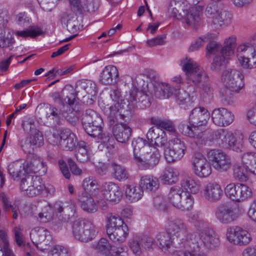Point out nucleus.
<instances>
[{"instance_id":"1","label":"nucleus","mask_w":256,"mask_h":256,"mask_svg":"<svg viewBox=\"0 0 256 256\" xmlns=\"http://www.w3.org/2000/svg\"><path fill=\"white\" fill-rule=\"evenodd\" d=\"M51 97L54 101L62 106L60 110L56 107L50 108V113H48V118L52 116V119L58 120L62 116L70 122H75L77 120L76 112L79 111L76 104H75V94L74 88L71 86H66L60 93L57 92L52 94Z\"/></svg>"},{"instance_id":"2","label":"nucleus","mask_w":256,"mask_h":256,"mask_svg":"<svg viewBox=\"0 0 256 256\" xmlns=\"http://www.w3.org/2000/svg\"><path fill=\"white\" fill-rule=\"evenodd\" d=\"M210 116V113L204 108H195L190 114V124L183 126L182 132L194 138L198 143L202 144L206 140L205 126Z\"/></svg>"},{"instance_id":"3","label":"nucleus","mask_w":256,"mask_h":256,"mask_svg":"<svg viewBox=\"0 0 256 256\" xmlns=\"http://www.w3.org/2000/svg\"><path fill=\"white\" fill-rule=\"evenodd\" d=\"M243 79L241 72L236 70L228 69L222 72L221 80L224 88L220 90L222 100L229 102L232 98V92H240L244 86Z\"/></svg>"},{"instance_id":"4","label":"nucleus","mask_w":256,"mask_h":256,"mask_svg":"<svg viewBox=\"0 0 256 256\" xmlns=\"http://www.w3.org/2000/svg\"><path fill=\"white\" fill-rule=\"evenodd\" d=\"M180 65L185 72L188 84L198 86L200 83L208 79L204 70L192 58L186 57L181 60Z\"/></svg>"},{"instance_id":"5","label":"nucleus","mask_w":256,"mask_h":256,"mask_svg":"<svg viewBox=\"0 0 256 256\" xmlns=\"http://www.w3.org/2000/svg\"><path fill=\"white\" fill-rule=\"evenodd\" d=\"M106 219V233L110 240H120L122 237L126 238L128 228L118 215L109 213L107 214Z\"/></svg>"},{"instance_id":"6","label":"nucleus","mask_w":256,"mask_h":256,"mask_svg":"<svg viewBox=\"0 0 256 256\" xmlns=\"http://www.w3.org/2000/svg\"><path fill=\"white\" fill-rule=\"evenodd\" d=\"M74 92L80 100L87 105H92L96 98L98 90L96 84L90 80H82L76 82ZM76 99L75 98V103Z\"/></svg>"},{"instance_id":"7","label":"nucleus","mask_w":256,"mask_h":256,"mask_svg":"<svg viewBox=\"0 0 256 256\" xmlns=\"http://www.w3.org/2000/svg\"><path fill=\"white\" fill-rule=\"evenodd\" d=\"M150 95L149 92H144L143 90L139 91L137 88L132 87L124 99V104H126L128 110L137 106L144 109L150 106Z\"/></svg>"},{"instance_id":"8","label":"nucleus","mask_w":256,"mask_h":256,"mask_svg":"<svg viewBox=\"0 0 256 256\" xmlns=\"http://www.w3.org/2000/svg\"><path fill=\"white\" fill-rule=\"evenodd\" d=\"M146 151L136 158L135 163L142 170L152 169L159 162L160 156L158 150L154 146H147Z\"/></svg>"},{"instance_id":"9","label":"nucleus","mask_w":256,"mask_h":256,"mask_svg":"<svg viewBox=\"0 0 256 256\" xmlns=\"http://www.w3.org/2000/svg\"><path fill=\"white\" fill-rule=\"evenodd\" d=\"M208 17L212 19L214 25L224 26L230 24L232 20V15L228 11L220 8L215 4H208L206 10Z\"/></svg>"},{"instance_id":"10","label":"nucleus","mask_w":256,"mask_h":256,"mask_svg":"<svg viewBox=\"0 0 256 256\" xmlns=\"http://www.w3.org/2000/svg\"><path fill=\"white\" fill-rule=\"evenodd\" d=\"M226 194L236 202H241L251 197L252 191L248 186L242 184L231 183L224 188Z\"/></svg>"},{"instance_id":"11","label":"nucleus","mask_w":256,"mask_h":256,"mask_svg":"<svg viewBox=\"0 0 256 256\" xmlns=\"http://www.w3.org/2000/svg\"><path fill=\"white\" fill-rule=\"evenodd\" d=\"M207 156L212 167L218 172H226L230 168V158L221 150H211L208 152Z\"/></svg>"},{"instance_id":"12","label":"nucleus","mask_w":256,"mask_h":256,"mask_svg":"<svg viewBox=\"0 0 256 256\" xmlns=\"http://www.w3.org/2000/svg\"><path fill=\"white\" fill-rule=\"evenodd\" d=\"M191 162L193 172L198 177L206 178L211 174L210 164L201 153H194L192 157Z\"/></svg>"},{"instance_id":"13","label":"nucleus","mask_w":256,"mask_h":256,"mask_svg":"<svg viewBox=\"0 0 256 256\" xmlns=\"http://www.w3.org/2000/svg\"><path fill=\"white\" fill-rule=\"evenodd\" d=\"M243 210L236 207L228 206H220L215 214L217 220L222 224H230L236 220L243 213Z\"/></svg>"},{"instance_id":"14","label":"nucleus","mask_w":256,"mask_h":256,"mask_svg":"<svg viewBox=\"0 0 256 256\" xmlns=\"http://www.w3.org/2000/svg\"><path fill=\"white\" fill-rule=\"evenodd\" d=\"M124 109L128 110L126 104L122 102L120 103H114L112 105L108 111H106L110 125L116 123H122V121H126L125 118L128 114L125 113Z\"/></svg>"},{"instance_id":"15","label":"nucleus","mask_w":256,"mask_h":256,"mask_svg":"<svg viewBox=\"0 0 256 256\" xmlns=\"http://www.w3.org/2000/svg\"><path fill=\"white\" fill-rule=\"evenodd\" d=\"M160 243V246L162 250L164 252L173 254L174 256H206L204 254L196 250L192 251H186L182 252L178 250V249L182 246V243L178 242V244L174 242L173 241H162Z\"/></svg>"},{"instance_id":"16","label":"nucleus","mask_w":256,"mask_h":256,"mask_svg":"<svg viewBox=\"0 0 256 256\" xmlns=\"http://www.w3.org/2000/svg\"><path fill=\"white\" fill-rule=\"evenodd\" d=\"M85 230H86V232L89 230L90 232L92 233L90 236V240L94 238V236L96 235L98 232L96 228L92 224L84 220L78 219L74 222L72 232L76 239L80 240L84 233Z\"/></svg>"},{"instance_id":"17","label":"nucleus","mask_w":256,"mask_h":256,"mask_svg":"<svg viewBox=\"0 0 256 256\" xmlns=\"http://www.w3.org/2000/svg\"><path fill=\"white\" fill-rule=\"evenodd\" d=\"M212 122L219 126H225L230 124L234 120V114L224 108L214 109L211 114Z\"/></svg>"},{"instance_id":"18","label":"nucleus","mask_w":256,"mask_h":256,"mask_svg":"<svg viewBox=\"0 0 256 256\" xmlns=\"http://www.w3.org/2000/svg\"><path fill=\"white\" fill-rule=\"evenodd\" d=\"M54 210L63 222H68L75 214L76 206L72 202H57L54 204Z\"/></svg>"},{"instance_id":"19","label":"nucleus","mask_w":256,"mask_h":256,"mask_svg":"<svg viewBox=\"0 0 256 256\" xmlns=\"http://www.w3.org/2000/svg\"><path fill=\"white\" fill-rule=\"evenodd\" d=\"M203 195L207 201L216 202L222 198L223 190L220 184L217 182H210L204 186Z\"/></svg>"},{"instance_id":"20","label":"nucleus","mask_w":256,"mask_h":256,"mask_svg":"<svg viewBox=\"0 0 256 256\" xmlns=\"http://www.w3.org/2000/svg\"><path fill=\"white\" fill-rule=\"evenodd\" d=\"M186 226L180 218L170 217L166 222V229L169 238L174 240L179 238L180 232L182 230H185Z\"/></svg>"},{"instance_id":"21","label":"nucleus","mask_w":256,"mask_h":256,"mask_svg":"<svg viewBox=\"0 0 256 256\" xmlns=\"http://www.w3.org/2000/svg\"><path fill=\"white\" fill-rule=\"evenodd\" d=\"M101 194L109 202H116L120 199L121 192L119 186L115 183L105 182L101 186Z\"/></svg>"},{"instance_id":"22","label":"nucleus","mask_w":256,"mask_h":256,"mask_svg":"<svg viewBox=\"0 0 256 256\" xmlns=\"http://www.w3.org/2000/svg\"><path fill=\"white\" fill-rule=\"evenodd\" d=\"M236 37L232 35L225 38L224 44V46H222V53L224 54V57L220 59V58H216L215 59L214 65L216 66H219L218 64V60L219 62L224 63H227L229 59V57L234 54V50L236 46Z\"/></svg>"},{"instance_id":"23","label":"nucleus","mask_w":256,"mask_h":256,"mask_svg":"<svg viewBox=\"0 0 256 256\" xmlns=\"http://www.w3.org/2000/svg\"><path fill=\"white\" fill-rule=\"evenodd\" d=\"M76 135L69 129H64L59 134V141L57 144L64 150H72L76 146Z\"/></svg>"},{"instance_id":"24","label":"nucleus","mask_w":256,"mask_h":256,"mask_svg":"<svg viewBox=\"0 0 256 256\" xmlns=\"http://www.w3.org/2000/svg\"><path fill=\"white\" fill-rule=\"evenodd\" d=\"M25 172L27 174L39 173L44 174L46 171V166L43 160L40 158L34 156L30 160H27L24 164Z\"/></svg>"},{"instance_id":"25","label":"nucleus","mask_w":256,"mask_h":256,"mask_svg":"<svg viewBox=\"0 0 256 256\" xmlns=\"http://www.w3.org/2000/svg\"><path fill=\"white\" fill-rule=\"evenodd\" d=\"M112 132L115 138L122 143L126 142L130 139L132 134L131 128L126 124L116 123L114 124Z\"/></svg>"},{"instance_id":"26","label":"nucleus","mask_w":256,"mask_h":256,"mask_svg":"<svg viewBox=\"0 0 256 256\" xmlns=\"http://www.w3.org/2000/svg\"><path fill=\"white\" fill-rule=\"evenodd\" d=\"M222 46L221 45L218 44L216 42H209L206 47V56H208L212 54H218L216 55L214 58L213 62L212 64V68L214 70H220L222 68L224 67L226 63L222 64V62H219L218 60V64H219L218 66H216L214 65V62H215V59L216 58H220V59H222V58L224 57V56L222 53Z\"/></svg>"},{"instance_id":"27","label":"nucleus","mask_w":256,"mask_h":256,"mask_svg":"<svg viewBox=\"0 0 256 256\" xmlns=\"http://www.w3.org/2000/svg\"><path fill=\"white\" fill-rule=\"evenodd\" d=\"M118 77V71L116 67L108 65L104 67L100 74V81L104 84H110L116 82Z\"/></svg>"},{"instance_id":"28","label":"nucleus","mask_w":256,"mask_h":256,"mask_svg":"<svg viewBox=\"0 0 256 256\" xmlns=\"http://www.w3.org/2000/svg\"><path fill=\"white\" fill-rule=\"evenodd\" d=\"M174 94L178 104L184 109L194 102L196 98L195 94H192L190 95L182 89H175Z\"/></svg>"},{"instance_id":"29","label":"nucleus","mask_w":256,"mask_h":256,"mask_svg":"<svg viewBox=\"0 0 256 256\" xmlns=\"http://www.w3.org/2000/svg\"><path fill=\"white\" fill-rule=\"evenodd\" d=\"M226 236L228 240H251L250 234L244 229L238 226H232L226 230Z\"/></svg>"},{"instance_id":"30","label":"nucleus","mask_w":256,"mask_h":256,"mask_svg":"<svg viewBox=\"0 0 256 256\" xmlns=\"http://www.w3.org/2000/svg\"><path fill=\"white\" fill-rule=\"evenodd\" d=\"M232 133L224 129H220L213 133V140L216 144L222 148H228Z\"/></svg>"},{"instance_id":"31","label":"nucleus","mask_w":256,"mask_h":256,"mask_svg":"<svg viewBox=\"0 0 256 256\" xmlns=\"http://www.w3.org/2000/svg\"><path fill=\"white\" fill-rule=\"evenodd\" d=\"M202 10V8L200 6L190 8L186 11L185 16L186 24L192 26H194L198 24L200 20V14Z\"/></svg>"},{"instance_id":"32","label":"nucleus","mask_w":256,"mask_h":256,"mask_svg":"<svg viewBox=\"0 0 256 256\" xmlns=\"http://www.w3.org/2000/svg\"><path fill=\"white\" fill-rule=\"evenodd\" d=\"M163 135H165V132L161 128L157 126H152L149 129L147 132L146 138L148 140H150V143H152L153 140H155L154 144L159 146L162 145L166 141V139Z\"/></svg>"},{"instance_id":"33","label":"nucleus","mask_w":256,"mask_h":256,"mask_svg":"<svg viewBox=\"0 0 256 256\" xmlns=\"http://www.w3.org/2000/svg\"><path fill=\"white\" fill-rule=\"evenodd\" d=\"M92 196L90 194L82 192L80 198V207L88 213H94L97 211L96 203Z\"/></svg>"},{"instance_id":"34","label":"nucleus","mask_w":256,"mask_h":256,"mask_svg":"<svg viewBox=\"0 0 256 256\" xmlns=\"http://www.w3.org/2000/svg\"><path fill=\"white\" fill-rule=\"evenodd\" d=\"M100 116L95 111L91 109L86 110L82 116V124L83 127H86L88 130H90V125L95 123L99 124L101 122Z\"/></svg>"},{"instance_id":"35","label":"nucleus","mask_w":256,"mask_h":256,"mask_svg":"<svg viewBox=\"0 0 256 256\" xmlns=\"http://www.w3.org/2000/svg\"><path fill=\"white\" fill-rule=\"evenodd\" d=\"M184 191L180 186H172L166 196V200L168 202L177 208Z\"/></svg>"},{"instance_id":"36","label":"nucleus","mask_w":256,"mask_h":256,"mask_svg":"<svg viewBox=\"0 0 256 256\" xmlns=\"http://www.w3.org/2000/svg\"><path fill=\"white\" fill-rule=\"evenodd\" d=\"M140 186L143 190L149 192L155 191L159 187V182L158 178L151 175H146L141 178Z\"/></svg>"},{"instance_id":"37","label":"nucleus","mask_w":256,"mask_h":256,"mask_svg":"<svg viewBox=\"0 0 256 256\" xmlns=\"http://www.w3.org/2000/svg\"><path fill=\"white\" fill-rule=\"evenodd\" d=\"M174 90L170 84L166 83H161L155 88L154 96L159 99L168 98L172 96Z\"/></svg>"},{"instance_id":"38","label":"nucleus","mask_w":256,"mask_h":256,"mask_svg":"<svg viewBox=\"0 0 256 256\" xmlns=\"http://www.w3.org/2000/svg\"><path fill=\"white\" fill-rule=\"evenodd\" d=\"M180 187L184 192L188 191L190 194H196L200 191V185L198 181L188 177L182 180Z\"/></svg>"},{"instance_id":"39","label":"nucleus","mask_w":256,"mask_h":256,"mask_svg":"<svg viewBox=\"0 0 256 256\" xmlns=\"http://www.w3.org/2000/svg\"><path fill=\"white\" fill-rule=\"evenodd\" d=\"M125 194L126 198L132 202H136L141 198L143 195V190L140 186L134 184H126L125 188Z\"/></svg>"},{"instance_id":"40","label":"nucleus","mask_w":256,"mask_h":256,"mask_svg":"<svg viewBox=\"0 0 256 256\" xmlns=\"http://www.w3.org/2000/svg\"><path fill=\"white\" fill-rule=\"evenodd\" d=\"M82 186L84 190V192L88 194L90 192L92 196H96L100 192L98 182L92 176L85 178L82 182Z\"/></svg>"},{"instance_id":"41","label":"nucleus","mask_w":256,"mask_h":256,"mask_svg":"<svg viewBox=\"0 0 256 256\" xmlns=\"http://www.w3.org/2000/svg\"><path fill=\"white\" fill-rule=\"evenodd\" d=\"M132 146L133 148L134 161L136 160V158L139 157L140 156V154L144 152L146 150V147L151 146L149 142L140 138L133 139L132 142Z\"/></svg>"},{"instance_id":"42","label":"nucleus","mask_w":256,"mask_h":256,"mask_svg":"<svg viewBox=\"0 0 256 256\" xmlns=\"http://www.w3.org/2000/svg\"><path fill=\"white\" fill-rule=\"evenodd\" d=\"M194 202V198L192 194L184 190L177 209L182 211L189 210L192 208Z\"/></svg>"},{"instance_id":"43","label":"nucleus","mask_w":256,"mask_h":256,"mask_svg":"<svg viewBox=\"0 0 256 256\" xmlns=\"http://www.w3.org/2000/svg\"><path fill=\"white\" fill-rule=\"evenodd\" d=\"M76 156V160L80 162H85L90 160L88 147L84 141L78 142Z\"/></svg>"},{"instance_id":"44","label":"nucleus","mask_w":256,"mask_h":256,"mask_svg":"<svg viewBox=\"0 0 256 256\" xmlns=\"http://www.w3.org/2000/svg\"><path fill=\"white\" fill-rule=\"evenodd\" d=\"M178 172L172 168L168 167L165 169L160 176L162 182L166 184L175 183L178 180Z\"/></svg>"},{"instance_id":"45","label":"nucleus","mask_w":256,"mask_h":256,"mask_svg":"<svg viewBox=\"0 0 256 256\" xmlns=\"http://www.w3.org/2000/svg\"><path fill=\"white\" fill-rule=\"evenodd\" d=\"M250 168L242 164H235L234 166V175L238 180L246 182L248 179V172H250Z\"/></svg>"},{"instance_id":"46","label":"nucleus","mask_w":256,"mask_h":256,"mask_svg":"<svg viewBox=\"0 0 256 256\" xmlns=\"http://www.w3.org/2000/svg\"><path fill=\"white\" fill-rule=\"evenodd\" d=\"M13 34L18 37L26 38H35L43 34V31L39 27H30L24 30H15Z\"/></svg>"},{"instance_id":"47","label":"nucleus","mask_w":256,"mask_h":256,"mask_svg":"<svg viewBox=\"0 0 256 256\" xmlns=\"http://www.w3.org/2000/svg\"><path fill=\"white\" fill-rule=\"evenodd\" d=\"M35 180L32 185L24 194L29 196H34L39 195L45 188L44 185L42 183V180L39 177H36Z\"/></svg>"},{"instance_id":"48","label":"nucleus","mask_w":256,"mask_h":256,"mask_svg":"<svg viewBox=\"0 0 256 256\" xmlns=\"http://www.w3.org/2000/svg\"><path fill=\"white\" fill-rule=\"evenodd\" d=\"M112 247L108 241H94L92 244V248L98 253L106 256L110 254Z\"/></svg>"},{"instance_id":"49","label":"nucleus","mask_w":256,"mask_h":256,"mask_svg":"<svg viewBox=\"0 0 256 256\" xmlns=\"http://www.w3.org/2000/svg\"><path fill=\"white\" fill-rule=\"evenodd\" d=\"M184 155V152L175 150L169 146L164 150L165 158L169 163L181 160Z\"/></svg>"},{"instance_id":"50","label":"nucleus","mask_w":256,"mask_h":256,"mask_svg":"<svg viewBox=\"0 0 256 256\" xmlns=\"http://www.w3.org/2000/svg\"><path fill=\"white\" fill-rule=\"evenodd\" d=\"M250 57L244 56L238 58L241 66L244 69H253L256 68V52L250 54Z\"/></svg>"},{"instance_id":"51","label":"nucleus","mask_w":256,"mask_h":256,"mask_svg":"<svg viewBox=\"0 0 256 256\" xmlns=\"http://www.w3.org/2000/svg\"><path fill=\"white\" fill-rule=\"evenodd\" d=\"M8 172L14 179L20 177L25 172L24 164L22 166L20 162H12L8 166Z\"/></svg>"},{"instance_id":"52","label":"nucleus","mask_w":256,"mask_h":256,"mask_svg":"<svg viewBox=\"0 0 256 256\" xmlns=\"http://www.w3.org/2000/svg\"><path fill=\"white\" fill-rule=\"evenodd\" d=\"M111 166L112 168V174L115 179L122 181L128 178V174L124 168L115 163L112 164Z\"/></svg>"},{"instance_id":"53","label":"nucleus","mask_w":256,"mask_h":256,"mask_svg":"<svg viewBox=\"0 0 256 256\" xmlns=\"http://www.w3.org/2000/svg\"><path fill=\"white\" fill-rule=\"evenodd\" d=\"M69 2L70 8L74 12L81 14L84 12L88 10L87 4L80 0H69Z\"/></svg>"},{"instance_id":"54","label":"nucleus","mask_w":256,"mask_h":256,"mask_svg":"<svg viewBox=\"0 0 256 256\" xmlns=\"http://www.w3.org/2000/svg\"><path fill=\"white\" fill-rule=\"evenodd\" d=\"M194 244L202 250H214L220 246V241H195Z\"/></svg>"},{"instance_id":"55","label":"nucleus","mask_w":256,"mask_h":256,"mask_svg":"<svg viewBox=\"0 0 256 256\" xmlns=\"http://www.w3.org/2000/svg\"><path fill=\"white\" fill-rule=\"evenodd\" d=\"M194 239H200V240H218L220 237L218 234H216L213 230L208 229L204 230H202L198 234L195 235Z\"/></svg>"},{"instance_id":"56","label":"nucleus","mask_w":256,"mask_h":256,"mask_svg":"<svg viewBox=\"0 0 256 256\" xmlns=\"http://www.w3.org/2000/svg\"><path fill=\"white\" fill-rule=\"evenodd\" d=\"M244 147V140L243 136L242 134L236 137L232 135V138L230 140V146L228 148H230L233 150L237 152H240L242 150Z\"/></svg>"},{"instance_id":"57","label":"nucleus","mask_w":256,"mask_h":256,"mask_svg":"<svg viewBox=\"0 0 256 256\" xmlns=\"http://www.w3.org/2000/svg\"><path fill=\"white\" fill-rule=\"evenodd\" d=\"M242 164L245 166L252 168V164L256 160V153L254 152H246L244 153L241 156Z\"/></svg>"},{"instance_id":"58","label":"nucleus","mask_w":256,"mask_h":256,"mask_svg":"<svg viewBox=\"0 0 256 256\" xmlns=\"http://www.w3.org/2000/svg\"><path fill=\"white\" fill-rule=\"evenodd\" d=\"M168 201L162 196H156L154 199V206L156 209L160 212H165L168 208Z\"/></svg>"},{"instance_id":"59","label":"nucleus","mask_w":256,"mask_h":256,"mask_svg":"<svg viewBox=\"0 0 256 256\" xmlns=\"http://www.w3.org/2000/svg\"><path fill=\"white\" fill-rule=\"evenodd\" d=\"M94 123L90 125V130L86 128V127H84V128L86 132L90 136L96 138L97 136H98L100 132L101 129H102V125H103L102 120L101 118V122L99 124H96Z\"/></svg>"},{"instance_id":"60","label":"nucleus","mask_w":256,"mask_h":256,"mask_svg":"<svg viewBox=\"0 0 256 256\" xmlns=\"http://www.w3.org/2000/svg\"><path fill=\"white\" fill-rule=\"evenodd\" d=\"M43 136L40 131H35V132L30 134V145L40 146L43 144Z\"/></svg>"},{"instance_id":"61","label":"nucleus","mask_w":256,"mask_h":256,"mask_svg":"<svg viewBox=\"0 0 256 256\" xmlns=\"http://www.w3.org/2000/svg\"><path fill=\"white\" fill-rule=\"evenodd\" d=\"M169 146L185 154L186 146L184 142L178 138H174L170 140L169 142Z\"/></svg>"},{"instance_id":"62","label":"nucleus","mask_w":256,"mask_h":256,"mask_svg":"<svg viewBox=\"0 0 256 256\" xmlns=\"http://www.w3.org/2000/svg\"><path fill=\"white\" fill-rule=\"evenodd\" d=\"M202 94L205 102H210L214 97L213 89L208 84H204L202 87Z\"/></svg>"},{"instance_id":"63","label":"nucleus","mask_w":256,"mask_h":256,"mask_svg":"<svg viewBox=\"0 0 256 256\" xmlns=\"http://www.w3.org/2000/svg\"><path fill=\"white\" fill-rule=\"evenodd\" d=\"M237 52L238 54L244 53L249 56L256 53V51L250 42H248L240 44L237 48Z\"/></svg>"},{"instance_id":"64","label":"nucleus","mask_w":256,"mask_h":256,"mask_svg":"<svg viewBox=\"0 0 256 256\" xmlns=\"http://www.w3.org/2000/svg\"><path fill=\"white\" fill-rule=\"evenodd\" d=\"M51 256H71L68 248L62 246H54L50 251Z\"/></svg>"}]
</instances>
